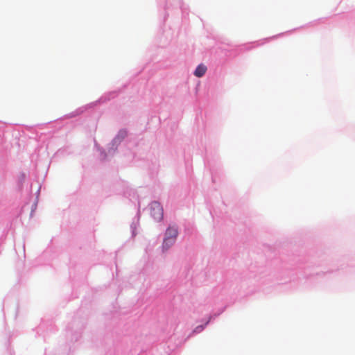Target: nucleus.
I'll return each instance as SVG.
<instances>
[{
	"label": "nucleus",
	"instance_id": "f257e3e1",
	"mask_svg": "<svg viewBox=\"0 0 355 355\" xmlns=\"http://www.w3.org/2000/svg\"><path fill=\"white\" fill-rule=\"evenodd\" d=\"M150 214L156 220H160L163 218V209L157 202H153L150 205Z\"/></svg>",
	"mask_w": 355,
	"mask_h": 355
},
{
	"label": "nucleus",
	"instance_id": "f03ea898",
	"mask_svg": "<svg viewBox=\"0 0 355 355\" xmlns=\"http://www.w3.org/2000/svg\"><path fill=\"white\" fill-rule=\"evenodd\" d=\"M178 229L177 227L173 226L169 227L166 232L165 237H170L171 239H173V240L175 241L176 237L178 236Z\"/></svg>",
	"mask_w": 355,
	"mask_h": 355
},
{
	"label": "nucleus",
	"instance_id": "7ed1b4c3",
	"mask_svg": "<svg viewBox=\"0 0 355 355\" xmlns=\"http://www.w3.org/2000/svg\"><path fill=\"white\" fill-rule=\"evenodd\" d=\"M207 71V67L205 65H204L203 64H199L195 71H194V75L196 76V77H202L205 75V73H206Z\"/></svg>",
	"mask_w": 355,
	"mask_h": 355
},
{
	"label": "nucleus",
	"instance_id": "20e7f679",
	"mask_svg": "<svg viewBox=\"0 0 355 355\" xmlns=\"http://www.w3.org/2000/svg\"><path fill=\"white\" fill-rule=\"evenodd\" d=\"M175 241L173 240V239H171L170 237H165L163 243V249L168 250L175 243Z\"/></svg>",
	"mask_w": 355,
	"mask_h": 355
}]
</instances>
